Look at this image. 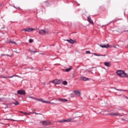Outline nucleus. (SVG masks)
<instances>
[{
    "label": "nucleus",
    "instance_id": "nucleus-1",
    "mask_svg": "<svg viewBox=\"0 0 128 128\" xmlns=\"http://www.w3.org/2000/svg\"><path fill=\"white\" fill-rule=\"evenodd\" d=\"M116 74L120 78H128V74L124 72V70H118L116 72Z\"/></svg>",
    "mask_w": 128,
    "mask_h": 128
},
{
    "label": "nucleus",
    "instance_id": "nucleus-2",
    "mask_svg": "<svg viewBox=\"0 0 128 128\" xmlns=\"http://www.w3.org/2000/svg\"><path fill=\"white\" fill-rule=\"evenodd\" d=\"M40 102H44V104H60V103H54V102H52L50 101H46L44 100L43 98H40Z\"/></svg>",
    "mask_w": 128,
    "mask_h": 128
},
{
    "label": "nucleus",
    "instance_id": "nucleus-3",
    "mask_svg": "<svg viewBox=\"0 0 128 128\" xmlns=\"http://www.w3.org/2000/svg\"><path fill=\"white\" fill-rule=\"evenodd\" d=\"M39 34L41 36H44V34H48V30L47 29L41 30H39Z\"/></svg>",
    "mask_w": 128,
    "mask_h": 128
},
{
    "label": "nucleus",
    "instance_id": "nucleus-4",
    "mask_svg": "<svg viewBox=\"0 0 128 128\" xmlns=\"http://www.w3.org/2000/svg\"><path fill=\"white\" fill-rule=\"evenodd\" d=\"M68 100H66V99H64V98H58L57 100V102H56V104H57V106H58L60 104H62V102H68Z\"/></svg>",
    "mask_w": 128,
    "mask_h": 128
},
{
    "label": "nucleus",
    "instance_id": "nucleus-5",
    "mask_svg": "<svg viewBox=\"0 0 128 128\" xmlns=\"http://www.w3.org/2000/svg\"><path fill=\"white\" fill-rule=\"evenodd\" d=\"M62 80H54L52 81H50V82L52 84H62Z\"/></svg>",
    "mask_w": 128,
    "mask_h": 128
},
{
    "label": "nucleus",
    "instance_id": "nucleus-6",
    "mask_svg": "<svg viewBox=\"0 0 128 128\" xmlns=\"http://www.w3.org/2000/svg\"><path fill=\"white\" fill-rule=\"evenodd\" d=\"M18 94H21L22 96H26V91L24 90H18L17 92Z\"/></svg>",
    "mask_w": 128,
    "mask_h": 128
},
{
    "label": "nucleus",
    "instance_id": "nucleus-7",
    "mask_svg": "<svg viewBox=\"0 0 128 128\" xmlns=\"http://www.w3.org/2000/svg\"><path fill=\"white\" fill-rule=\"evenodd\" d=\"M33 30H34V28H28L23 29L22 30V32H32Z\"/></svg>",
    "mask_w": 128,
    "mask_h": 128
},
{
    "label": "nucleus",
    "instance_id": "nucleus-8",
    "mask_svg": "<svg viewBox=\"0 0 128 128\" xmlns=\"http://www.w3.org/2000/svg\"><path fill=\"white\" fill-rule=\"evenodd\" d=\"M42 124L43 126H50V122L49 121L44 120L42 122Z\"/></svg>",
    "mask_w": 128,
    "mask_h": 128
},
{
    "label": "nucleus",
    "instance_id": "nucleus-9",
    "mask_svg": "<svg viewBox=\"0 0 128 128\" xmlns=\"http://www.w3.org/2000/svg\"><path fill=\"white\" fill-rule=\"evenodd\" d=\"M73 92H74V94H76L78 96H80V92L75 90L73 91Z\"/></svg>",
    "mask_w": 128,
    "mask_h": 128
},
{
    "label": "nucleus",
    "instance_id": "nucleus-10",
    "mask_svg": "<svg viewBox=\"0 0 128 128\" xmlns=\"http://www.w3.org/2000/svg\"><path fill=\"white\" fill-rule=\"evenodd\" d=\"M65 40L66 42H69L70 44H74V42H76V41L72 40V39L66 40Z\"/></svg>",
    "mask_w": 128,
    "mask_h": 128
},
{
    "label": "nucleus",
    "instance_id": "nucleus-11",
    "mask_svg": "<svg viewBox=\"0 0 128 128\" xmlns=\"http://www.w3.org/2000/svg\"><path fill=\"white\" fill-rule=\"evenodd\" d=\"M88 20L90 24H94V22H92V18H90V16H88Z\"/></svg>",
    "mask_w": 128,
    "mask_h": 128
},
{
    "label": "nucleus",
    "instance_id": "nucleus-12",
    "mask_svg": "<svg viewBox=\"0 0 128 128\" xmlns=\"http://www.w3.org/2000/svg\"><path fill=\"white\" fill-rule=\"evenodd\" d=\"M72 70V67L70 66L69 68L66 69L64 70V72H70Z\"/></svg>",
    "mask_w": 128,
    "mask_h": 128
},
{
    "label": "nucleus",
    "instance_id": "nucleus-13",
    "mask_svg": "<svg viewBox=\"0 0 128 128\" xmlns=\"http://www.w3.org/2000/svg\"><path fill=\"white\" fill-rule=\"evenodd\" d=\"M74 118H70L68 120H64V122H70L72 120H74Z\"/></svg>",
    "mask_w": 128,
    "mask_h": 128
},
{
    "label": "nucleus",
    "instance_id": "nucleus-14",
    "mask_svg": "<svg viewBox=\"0 0 128 128\" xmlns=\"http://www.w3.org/2000/svg\"><path fill=\"white\" fill-rule=\"evenodd\" d=\"M82 80L84 82H86V80H90L88 78L86 77H81Z\"/></svg>",
    "mask_w": 128,
    "mask_h": 128
},
{
    "label": "nucleus",
    "instance_id": "nucleus-15",
    "mask_svg": "<svg viewBox=\"0 0 128 128\" xmlns=\"http://www.w3.org/2000/svg\"><path fill=\"white\" fill-rule=\"evenodd\" d=\"M104 66H108V68H110V62H105L104 63Z\"/></svg>",
    "mask_w": 128,
    "mask_h": 128
},
{
    "label": "nucleus",
    "instance_id": "nucleus-16",
    "mask_svg": "<svg viewBox=\"0 0 128 128\" xmlns=\"http://www.w3.org/2000/svg\"><path fill=\"white\" fill-rule=\"evenodd\" d=\"M3 120H14V122H18V120H14V119H10V118H4L3 119Z\"/></svg>",
    "mask_w": 128,
    "mask_h": 128
},
{
    "label": "nucleus",
    "instance_id": "nucleus-17",
    "mask_svg": "<svg viewBox=\"0 0 128 128\" xmlns=\"http://www.w3.org/2000/svg\"><path fill=\"white\" fill-rule=\"evenodd\" d=\"M14 76H16V78H20V76H18V75H16V74L13 75V76H10L9 78H14Z\"/></svg>",
    "mask_w": 128,
    "mask_h": 128
},
{
    "label": "nucleus",
    "instance_id": "nucleus-18",
    "mask_svg": "<svg viewBox=\"0 0 128 128\" xmlns=\"http://www.w3.org/2000/svg\"><path fill=\"white\" fill-rule=\"evenodd\" d=\"M115 90H118L120 92H126V90H124L117 89V88H115Z\"/></svg>",
    "mask_w": 128,
    "mask_h": 128
},
{
    "label": "nucleus",
    "instance_id": "nucleus-19",
    "mask_svg": "<svg viewBox=\"0 0 128 128\" xmlns=\"http://www.w3.org/2000/svg\"><path fill=\"white\" fill-rule=\"evenodd\" d=\"M110 48V44H106L105 45V48Z\"/></svg>",
    "mask_w": 128,
    "mask_h": 128
},
{
    "label": "nucleus",
    "instance_id": "nucleus-20",
    "mask_svg": "<svg viewBox=\"0 0 128 128\" xmlns=\"http://www.w3.org/2000/svg\"><path fill=\"white\" fill-rule=\"evenodd\" d=\"M114 115L118 116H122V114H120V113H115Z\"/></svg>",
    "mask_w": 128,
    "mask_h": 128
},
{
    "label": "nucleus",
    "instance_id": "nucleus-21",
    "mask_svg": "<svg viewBox=\"0 0 128 128\" xmlns=\"http://www.w3.org/2000/svg\"><path fill=\"white\" fill-rule=\"evenodd\" d=\"M62 84H64V86H66V84H68V82L66 81H64L62 82Z\"/></svg>",
    "mask_w": 128,
    "mask_h": 128
},
{
    "label": "nucleus",
    "instance_id": "nucleus-22",
    "mask_svg": "<svg viewBox=\"0 0 128 128\" xmlns=\"http://www.w3.org/2000/svg\"><path fill=\"white\" fill-rule=\"evenodd\" d=\"M0 78H10V76H0Z\"/></svg>",
    "mask_w": 128,
    "mask_h": 128
},
{
    "label": "nucleus",
    "instance_id": "nucleus-23",
    "mask_svg": "<svg viewBox=\"0 0 128 128\" xmlns=\"http://www.w3.org/2000/svg\"><path fill=\"white\" fill-rule=\"evenodd\" d=\"M14 104H15V106H18V104H20V102H18L16 101L14 103Z\"/></svg>",
    "mask_w": 128,
    "mask_h": 128
},
{
    "label": "nucleus",
    "instance_id": "nucleus-24",
    "mask_svg": "<svg viewBox=\"0 0 128 128\" xmlns=\"http://www.w3.org/2000/svg\"><path fill=\"white\" fill-rule=\"evenodd\" d=\"M58 122H60V123L64 122V120H60L58 121Z\"/></svg>",
    "mask_w": 128,
    "mask_h": 128
},
{
    "label": "nucleus",
    "instance_id": "nucleus-25",
    "mask_svg": "<svg viewBox=\"0 0 128 128\" xmlns=\"http://www.w3.org/2000/svg\"><path fill=\"white\" fill-rule=\"evenodd\" d=\"M29 42L30 44H32V42H34V40L32 39H30L29 40Z\"/></svg>",
    "mask_w": 128,
    "mask_h": 128
},
{
    "label": "nucleus",
    "instance_id": "nucleus-26",
    "mask_svg": "<svg viewBox=\"0 0 128 128\" xmlns=\"http://www.w3.org/2000/svg\"><path fill=\"white\" fill-rule=\"evenodd\" d=\"M114 114H115V113H112V114H108V116H115Z\"/></svg>",
    "mask_w": 128,
    "mask_h": 128
},
{
    "label": "nucleus",
    "instance_id": "nucleus-27",
    "mask_svg": "<svg viewBox=\"0 0 128 128\" xmlns=\"http://www.w3.org/2000/svg\"><path fill=\"white\" fill-rule=\"evenodd\" d=\"M96 56H106V55H102V54H97L96 55Z\"/></svg>",
    "mask_w": 128,
    "mask_h": 128
},
{
    "label": "nucleus",
    "instance_id": "nucleus-28",
    "mask_svg": "<svg viewBox=\"0 0 128 128\" xmlns=\"http://www.w3.org/2000/svg\"><path fill=\"white\" fill-rule=\"evenodd\" d=\"M34 100H38V102H40V98H34Z\"/></svg>",
    "mask_w": 128,
    "mask_h": 128
},
{
    "label": "nucleus",
    "instance_id": "nucleus-29",
    "mask_svg": "<svg viewBox=\"0 0 128 128\" xmlns=\"http://www.w3.org/2000/svg\"><path fill=\"white\" fill-rule=\"evenodd\" d=\"M30 114H37L34 112H30Z\"/></svg>",
    "mask_w": 128,
    "mask_h": 128
},
{
    "label": "nucleus",
    "instance_id": "nucleus-30",
    "mask_svg": "<svg viewBox=\"0 0 128 128\" xmlns=\"http://www.w3.org/2000/svg\"><path fill=\"white\" fill-rule=\"evenodd\" d=\"M28 98H32V100H34V98L32 97V96H28Z\"/></svg>",
    "mask_w": 128,
    "mask_h": 128
},
{
    "label": "nucleus",
    "instance_id": "nucleus-31",
    "mask_svg": "<svg viewBox=\"0 0 128 128\" xmlns=\"http://www.w3.org/2000/svg\"><path fill=\"white\" fill-rule=\"evenodd\" d=\"M99 46L100 48H105V45L100 44Z\"/></svg>",
    "mask_w": 128,
    "mask_h": 128
},
{
    "label": "nucleus",
    "instance_id": "nucleus-32",
    "mask_svg": "<svg viewBox=\"0 0 128 128\" xmlns=\"http://www.w3.org/2000/svg\"><path fill=\"white\" fill-rule=\"evenodd\" d=\"M10 44H16V42H14V41H12V40H10Z\"/></svg>",
    "mask_w": 128,
    "mask_h": 128
},
{
    "label": "nucleus",
    "instance_id": "nucleus-33",
    "mask_svg": "<svg viewBox=\"0 0 128 128\" xmlns=\"http://www.w3.org/2000/svg\"><path fill=\"white\" fill-rule=\"evenodd\" d=\"M30 52H38V51H34L33 50H30Z\"/></svg>",
    "mask_w": 128,
    "mask_h": 128
},
{
    "label": "nucleus",
    "instance_id": "nucleus-34",
    "mask_svg": "<svg viewBox=\"0 0 128 128\" xmlns=\"http://www.w3.org/2000/svg\"><path fill=\"white\" fill-rule=\"evenodd\" d=\"M5 56H10V58H12V55L6 54Z\"/></svg>",
    "mask_w": 128,
    "mask_h": 128
},
{
    "label": "nucleus",
    "instance_id": "nucleus-35",
    "mask_svg": "<svg viewBox=\"0 0 128 128\" xmlns=\"http://www.w3.org/2000/svg\"><path fill=\"white\" fill-rule=\"evenodd\" d=\"M86 54H90V51H86Z\"/></svg>",
    "mask_w": 128,
    "mask_h": 128
},
{
    "label": "nucleus",
    "instance_id": "nucleus-36",
    "mask_svg": "<svg viewBox=\"0 0 128 128\" xmlns=\"http://www.w3.org/2000/svg\"><path fill=\"white\" fill-rule=\"evenodd\" d=\"M23 114H26V116L28 115V112H23Z\"/></svg>",
    "mask_w": 128,
    "mask_h": 128
},
{
    "label": "nucleus",
    "instance_id": "nucleus-37",
    "mask_svg": "<svg viewBox=\"0 0 128 128\" xmlns=\"http://www.w3.org/2000/svg\"><path fill=\"white\" fill-rule=\"evenodd\" d=\"M93 54H94V56H98V54H96V53H93Z\"/></svg>",
    "mask_w": 128,
    "mask_h": 128
},
{
    "label": "nucleus",
    "instance_id": "nucleus-38",
    "mask_svg": "<svg viewBox=\"0 0 128 128\" xmlns=\"http://www.w3.org/2000/svg\"><path fill=\"white\" fill-rule=\"evenodd\" d=\"M27 114H28V116H30V112L27 113Z\"/></svg>",
    "mask_w": 128,
    "mask_h": 128
},
{
    "label": "nucleus",
    "instance_id": "nucleus-39",
    "mask_svg": "<svg viewBox=\"0 0 128 128\" xmlns=\"http://www.w3.org/2000/svg\"><path fill=\"white\" fill-rule=\"evenodd\" d=\"M6 56V54H2L1 55V56Z\"/></svg>",
    "mask_w": 128,
    "mask_h": 128
},
{
    "label": "nucleus",
    "instance_id": "nucleus-40",
    "mask_svg": "<svg viewBox=\"0 0 128 128\" xmlns=\"http://www.w3.org/2000/svg\"><path fill=\"white\" fill-rule=\"evenodd\" d=\"M20 112L21 114H24V112H22V111H20Z\"/></svg>",
    "mask_w": 128,
    "mask_h": 128
},
{
    "label": "nucleus",
    "instance_id": "nucleus-41",
    "mask_svg": "<svg viewBox=\"0 0 128 128\" xmlns=\"http://www.w3.org/2000/svg\"><path fill=\"white\" fill-rule=\"evenodd\" d=\"M44 86H46V82L43 83Z\"/></svg>",
    "mask_w": 128,
    "mask_h": 128
},
{
    "label": "nucleus",
    "instance_id": "nucleus-42",
    "mask_svg": "<svg viewBox=\"0 0 128 128\" xmlns=\"http://www.w3.org/2000/svg\"><path fill=\"white\" fill-rule=\"evenodd\" d=\"M125 98H127L128 100V96H125Z\"/></svg>",
    "mask_w": 128,
    "mask_h": 128
},
{
    "label": "nucleus",
    "instance_id": "nucleus-43",
    "mask_svg": "<svg viewBox=\"0 0 128 128\" xmlns=\"http://www.w3.org/2000/svg\"><path fill=\"white\" fill-rule=\"evenodd\" d=\"M48 100H52V97L49 98Z\"/></svg>",
    "mask_w": 128,
    "mask_h": 128
},
{
    "label": "nucleus",
    "instance_id": "nucleus-44",
    "mask_svg": "<svg viewBox=\"0 0 128 128\" xmlns=\"http://www.w3.org/2000/svg\"><path fill=\"white\" fill-rule=\"evenodd\" d=\"M44 54V53H41V54Z\"/></svg>",
    "mask_w": 128,
    "mask_h": 128
},
{
    "label": "nucleus",
    "instance_id": "nucleus-45",
    "mask_svg": "<svg viewBox=\"0 0 128 128\" xmlns=\"http://www.w3.org/2000/svg\"><path fill=\"white\" fill-rule=\"evenodd\" d=\"M56 100V99L54 98V99L51 100Z\"/></svg>",
    "mask_w": 128,
    "mask_h": 128
},
{
    "label": "nucleus",
    "instance_id": "nucleus-46",
    "mask_svg": "<svg viewBox=\"0 0 128 128\" xmlns=\"http://www.w3.org/2000/svg\"><path fill=\"white\" fill-rule=\"evenodd\" d=\"M0 100H2V98H0Z\"/></svg>",
    "mask_w": 128,
    "mask_h": 128
},
{
    "label": "nucleus",
    "instance_id": "nucleus-47",
    "mask_svg": "<svg viewBox=\"0 0 128 128\" xmlns=\"http://www.w3.org/2000/svg\"><path fill=\"white\" fill-rule=\"evenodd\" d=\"M54 66H56V64H54Z\"/></svg>",
    "mask_w": 128,
    "mask_h": 128
}]
</instances>
